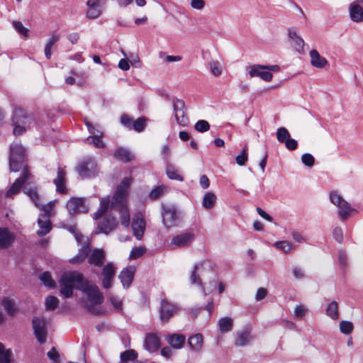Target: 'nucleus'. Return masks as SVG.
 Masks as SVG:
<instances>
[{
  "label": "nucleus",
  "mask_w": 363,
  "mask_h": 363,
  "mask_svg": "<svg viewBox=\"0 0 363 363\" xmlns=\"http://www.w3.org/2000/svg\"><path fill=\"white\" fill-rule=\"evenodd\" d=\"M1 304L9 315L13 316L17 313V308L13 300L6 297L2 299Z\"/></svg>",
  "instance_id": "obj_32"
},
{
  "label": "nucleus",
  "mask_w": 363,
  "mask_h": 363,
  "mask_svg": "<svg viewBox=\"0 0 363 363\" xmlns=\"http://www.w3.org/2000/svg\"><path fill=\"white\" fill-rule=\"evenodd\" d=\"M250 340V333L247 331H242L238 334L235 345L239 347H243L247 345Z\"/></svg>",
  "instance_id": "obj_34"
},
{
  "label": "nucleus",
  "mask_w": 363,
  "mask_h": 363,
  "mask_svg": "<svg viewBox=\"0 0 363 363\" xmlns=\"http://www.w3.org/2000/svg\"><path fill=\"white\" fill-rule=\"evenodd\" d=\"M198 269H199V265L194 266V271L192 272L191 277H190L191 284H194L196 283H198L199 284H201V281L200 278L196 274V270Z\"/></svg>",
  "instance_id": "obj_62"
},
{
  "label": "nucleus",
  "mask_w": 363,
  "mask_h": 363,
  "mask_svg": "<svg viewBox=\"0 0 363 363\" xmlns=\"http://www.w3.org/2000/svg\"><path fill=\"white\" fill-rule=\"evenodd\" d=\"M86 125L89 128V132L94 135L93 136L86 138L87 143L94 145L97 148H103L105 145L101 139L102 133L99 130L95 132L94 128L89 125V123H86Z\"/></svg>",
  "instance_id": "obj_23"
},
{
  "label": "nucleus",
  "mask_w": 363,
  "mask_h": 363,
  "mask_svg": "<svg viewBox=\"0 0 363 363\" xmlns=\"http://www.w3.org/2000/svg\"><path fill=\"white\" fill-rule=\"evenodd\" d=\"M106 258V254L101 249H94L88 257V262L96 267H101Z\"/></svg>",
  "instance_id": "obj_20"
},
{
  "label": "nucleus",
  "mask_w": 363,
  "mask_h": 363,
  "mask_svg": "<svg viewBox=\"0 0 363 363\" xmlns=\"http://www.w3.org/2000/svg\"><path fill=\"white\" fill-rule=\"evenodd\" d=\"M96 169V164L92 158L84 160L77 167L79 174L83 178L91 177Z\"/></svg>",
  "instance_id": "obj_14"
},
{
  "label": "nucleus",
  "mask_w": 363,
  "mask_h": 363,
  "mask_svg": "<svg viewBox=\"0 0 363 363\" xmlns=\"http://www.w3.org/2000/svg\"><path fill=\"white\" fill-rule=\"evenodd\" d=\"M132 230L137 240H140L144 235L146 222L144 216L141 213L135 214L133 218Z\"/></svg>",
  "instance_id": "obj_12"
},
{
  "label": "nucleus",
  "mask_w": 363,
  "mask_h": 363,
  "mask_svg": "<svg viewBox=\"0 0 363 363\" xmlns=\"http://www.w3.org/2000/svg\"><path fill=\"white\" fill-rule=\"evenodd\" d=\"M89 201L85 197H72L69 200L68 204H84Z\"/></svg>",
  "instance_id": "obj_58"
},
{
  "label": "nucleus",
  "mask_w": 363,
  "mask_h": 363,
  "mask_svg": "<svg viewBox=\"0 0 363 363\" xmlns=\"http://www.w3.org/2000/svg\"><path fill=\"white\" fill-rule=\"evenodd\" d=\"M190 6L193 9L201 11L206 6L204 0H190Z\"/></svg>",
  "instance_id": "obj_55"
},
{
  "label": "nucleus",
  "mask_w": 363,
  "mask_h": 363,
  "mask_svg": "<svg viewBox=\"0 0 363 363\" xmlns=\"http://www.w3.org/2000/svg\"><path fill=\"white\" fill-rule=\"evenodd\" d=\"M194 128L198 132L204 133L210 129V125L205 120H199L196 123Z\"/></svg>",
  "instance_id": "obj_48"
},
{
  "label": "nucleus",
  "mask_w": 363,
  "mask_h": 363,
  "mask_svg": "<svg viewBox=\"0 0 363 363\" xmlns=\"http://www.w3.org/2000/svg\"><path fill=\"white\" fill-rule=\"evenodd\" d=\"M116 273V267L110 262L104 265L101 270L103 277L101 285L104 289H108L113 285V281Z\"/></svg>",
  "instance_id": "obj_9"
},
{
  "label": "nucleus",
  "mask_w": 363,
  "mask_h": 363,
  "mask_svg": "<svg viewBox=\"0 0 363 363\" xmlns=\"http://www.w3.org/2000/svg\"><path fill=\"white\" fill-rule=\"evenodd\" d=\"M267 294V291L264 288H259L258 289L255 298L257 301H261L263 300Z\"/></svg>",
  "instance_id": "obj_64"
},
{
  "label": "nucleus",
  "mask_w": 363,
  "mask_h": 363,
  "mask_svg": "<svg viewBox=\"0 0 363 363\" xmlns=\"http://www.w3.org/2000/svg\"><path fill=\"white\" fill-rule=\"evenodd\" d=\"M251 77H259L266 82H270L272 79V74L265 69V66L256 65L251 67L249 71Z\"/></svg>",
  "instance_id": "obj_18"
},
{
  "label": "nucleus",
  "mask_w": 363,
  "mask_h": 363,
  "mask_svg": "<svg viewBox=\"0 0 363 363\" xmlns=\"http://www.w3.org/2000/svg\"><path fill=\"white\" fill-rule=\"evenodd\" d=\"M33 328L38 341L41 344L45 343L47 337V323L45 320L34 318L33 320Z\"/></svg>",
  "instance_id": "obj_10"
},
{
  "label": "nucleus",
  "mask_w": 363,
  "mask_h": 363,
  "mask_svg": "<svg viewBox=\"0 0 363 363\" xmlns=\"http://www.w3.org/2000/svg\"><path fill=\"white\" fill-rule=\"evenodd\" d=\"M144 346L147 350L153 352L159 348L160 340L155 335L149 333L145 337Z\"/></svg>",
  "instance_id": "obj_26"
},
{
  "label": "nucleus",
  "mask_w": 363,
  "mask_h": 363,
  "mask_svg": "<svg viewBox=\"0 0 363 363\" xmlns=\"http://www.w3.org/2000/svg\"><path fill=\"white\" fill-rule=\"evenodd\" d=\"M114 157L121 162H128L131 160L132 155L130 152L124 148H118L114 152Z\"/></svg>",
  "instance_id": "obj_33"
},
{
  "label": "nucleus",
  "mask_w": 363,
  "mask_h": 363,
  "mask_svg": "<svg viewBox=\"0 0 363 363\" xmlns=\"http://www.w3.org/2000/svg\"><path fill=\"white\" fill-rule=\"evenodd\" d=\"M326 314L333 320H337L339 318L337 302L333 301L328 305Z\"/></svg>",
  "instance_id": "obj_35"
},
{
  "label": "nucleus",
  "mask_w": 363,
  "mask_h": 363,
  "mask_svg": "<svg viewBox=\"0 0 363 363\" xmlns=\"http://www.w3.org/2000/svg\"><path fill=\"white\" fill-rule=\"evenodd\" d=\"M190 347L194 351H199L203 347V337L200 333L191 335L188 339Z\"/></svg>",
  "instance_id": "obj_30"
},
{
  "label": "nucleus",
  "mask_w": 363,
  "mask_h": 363,
  "mask_svg": "<svg viewBox=\"0 0 363 363\" xmlns=\"http://www.w3.org/2000/svg\"><path fill=\"white\" fill-rule=\"evenodd\" d=\"M25 149L18 143H12L10 147L9 165L12 172H18L24 165Z\"/></svg>",
  "instance_id": "obj_3"
},
{
  "label": "nucleus",
  "mask_w": 363,
  "mask_h": 363,
  "mask_svg": "<svg viewBox=\"0 0 363 363\" xmlns=\"http://www.w3.org/2000/svg\"><path fill=\"white\" fill-rule=\"evenodd\" d=\"M146 252V248L144 246H139L133 248L131 250L129 258L130 259H135L142 257Z\"/></svg>",
  "instance_id": "obj_43"
},
{
  "label": "nucleus",
  "mask_w": 363,
  "mask_h": 363,
  "mask_svg": "<svg viewBox=\"0 0 363 363\" xmlns=\"http://www.w3.org/2000/svg\"><path fill=\"white\" fill-rule=\"evenodd\" d=\"M11 352L10 350H5L3 344L0 342V363H14L11 359Z\"/></svg>",
  "instance_id": "obj_38"
},
{
  "label": "nucleus",
  "mask_w": 363,
  "mask_h": 363,
  "mask_svg": "<svg viewBox=\"0 0 363 363\" xmlns=\"http://www.w3.org/2000/svg\"><path fill=\"white\" fill-rule=\"evenodd\" d=\"M330 199L333 204H348L336 191L330 193Z\"/></svg>",
  "instance_id": "obj_50"
},
{
  "label": "nucleus",
  "mask_w": 363,
  "mask_h": 363,
  "mask_svg": "<svg viewBox=\"0 0 363 363\" xmlns=\"http://www.w3.org/2000/svg\"><path fill=\"white\" fill-rule=\"evenodd\" d=\"M284 143L289 150H295L298 147L297 141L294 139H291V138H289Z\"/></svg>",
  "instance_id": "obj_59"
},
{
  "label": "nucleus",
  "mask_w": 363,
  "mask_h": 363,
  "mask_svg": "<svg viewBox=\"0 0 363 363\" xmlns=\"http://www.w3.org/2000/svg\"><path fill=\"white\" fill-rule=\"evenodd\" d=\"M173 110L177 123L182 126L187 125L189 118L186 116L184 101L181 99H174Z\"/></svg>",
  "instance_id": "obj_7"
},
{
  "label": "nucleus",
  "mask_w": 363,
  "mask_h": 363,
  "mask_svg": "<svg viewBox=\"0 0 363 363\" xmlns=\"http://www.w3.org/2000/svg\"><path fill=\"white\" fill-rule=\"evenodd\" d=\"M216 196L211 192H208L205 194L203 199V204H213L216 202Z\"/></svg>",
  "instance_id": "obj_56"
},
{
  "label": "nucleus",
  "mask_w": 363,
  "mask_h": 363,
  "mask_svg": "<svg viewBox=\"0 0 363 363\" xmlns=\"http://www.w3.org/2000/svg\"><path fill=\"white\" fill-rule=\"evenodd\" d=\"M16 235L14 233L10 231L7 228L0 227V248L6 249L9 247L15 241Z\"/></svg>",
  "instance_id": "obj_17"
},
{
  "label": "nucleus",
  "mask_w": 363,
  "mask_h": 363,
  "mask_svg": "<svg viewBox=\"0 0 363 363\" xmlns=\"http://www.w3.org/2000/svg\"><path fill=\"white\" fill-rule=\"evenodd\" d=\"M333 238L338 242H342L343 240V233L342 230L340 227H336L334 228L333 232Z\"/></svg>",
  "instance_id": "obj_57"
},
{
  "label": "nucleus",
  "mask_w": 363,
  "mask_h": 363,
  "mask_svg": "<svg viewBox=\"0 0 363 363\" xmlns=\"http://www.w3.org/2000/svg\"><path fill=\"white\" fill-rule=\"evenodd\" d=\"M194 239V233L186 232L174 236L171 240L170 246L173 249L188 247L191 244Z\"/></svg>",
  "instance_id": "obj_11"
},
{
  "label": "nucleus",
  "mask_w": 363,
  "mask_h": 363,
  "mask_svg": "<svg viewBox=\"0 0 363 363\" xmlns=\"http://www.w3.org/2000/svg\"><path fill=\"white\" fill-rule=\"evenodd\" d=\"M60 294L67 298L72 296L74 287H76L86 295L92 306L101 304L104 301V295L99 288L77 271L62 274L60 280Z\"/></svg>",
  "instance_id": "obj_1"
},
{
  "label": "nucleus",
  "mask_w": 363,
  "mask_h": 363,
  "mask_svg": "<svg viewBox=\"0 0 363 363\" xmlns=\"http://www.w3.org/2000/svg\"><path fill=\"white\" fill-rule=\"evenodd\" d=\"M354 329L353 323L350 321L342 320L340 323V330L345 335L350 334Z\"/></svg>",
  "instance_id": "obj_42"
},
{
  "label": "nucleus",
  "mask_w": 363,
  "mask_h": 363,
  "mask_svg": "<svg viewBox=\"0 0 363 363\" xmlns=\"http://www.w3.org/2000/svg\"><path fill=\"white\" fill-rule=\"evenodd\" d=\"M121 123L126 126L127 128H131L133 125V120L132 118L128 116V115H122L121 117Z\"/></svg>",
  "instance_id": "obj_61"
},
{
  "label": "nucleus",
  "mask_w": 363,
  "mask_h": 363,
  "mask_svg": "<svg viewBox=\"0 0 363 363\" xmlns=\"http://www.w3.org/2000/svg\"><path fill=\"white\" fill-rule=\"evenodd\" d=\"M137 357L138 354L135 350H126L121 353V361L125 363H136L135 360L136 359Z\"/></svg>",
  "instance_id": "obj_36"
},
{
  "label": "nucleus",
  "mask_w": 363,
  "mask_h": 363,
  "mask_svg": "<svg viewBox=\"0 0 363 363\" xmlns=\"http://www.w3.org/2000/svg\"><path fill=\"white\" fill-rule=\"evenodd\" d=\"M132 181V178L125 177L121 182L113 196L111 204H124L126 202Z\"/></svg>",
  "instance_id": "obj_5"
},
{
  "label": "nucleus",
  "mask_w": 363,
  "mask_h": 363,
  "mask_svg": "<svg viewBox=\"0 0 363 363\" xmlns=\"http://www.w3.org/2000/svg\"><path fill=\"white\" fill-rule=\"evenodd\" d=\"M311 64L313 67L322 69L328 64V60L322 57L316 50H312L309 53Z\"/></svg>",
  "instance_id": "obj_24"
},
{
  "label": "nucleus",
  "mask_w": 363,
  "mask_h": 363,
  "mask_svg": "<svg viewBox=\"0 0 363 363\" xmlns=\"http://www.w3.org/2000/svg\"><path fill=\"white\" fill-rule=\"evenodd\" d=\"M211 72L213 75L218 77L222 73V67L218 61H212L209 62Z\"/></svg>",
  "instance_id": "obj_45"
},
{
  "label": "nucleus",
  "mask_w": 363,
  "mask_h": 363,
  "mask_svg": "<svg viewBox=\"0 0 363 363\" xmlns=\"http://www.w3.org/2000/svg\"><path fill=\"white\" fill-rule=\"evenodd\" d=\"M40 279L46 286L54 287L55 285V283L52 280L50 274L48 272H45L42 274H40Z\"/></svg>",
  "instance_id": "obj_44"
},
{
  "label": "nucleus",
  "mask_w": 363,
  "mask_h": 363,
  "mask_svg": "<svg viewBox=\"0 0 363 363\" xmlns=\"http://www.w3.org/2000/svg\"><path fill=\"white\" fill-rule=\"evenodd\" d=\"M66 172L64 169L59 167L57 169V176L54 179L53 182L56 186V190L60 193H65L66 187L65 184Z\"/></svg>",
  "instance_id": "obj_25"
},
{
  "label": "nucleus",
  "mask_w": 363,
  "mask_h": 363,
  "mask_svg": "<svg viewBox=\"0 0 363 363\" xmlns=\"http://www.w3.org/2000/svg\"><path fill=\"white\" fill-rule=\"evenodd\" d=\"M59 303V301L57 297L53 296H50L45 299V307L48 310H55Z\"/></svg>",
  "instance_id": "obj_46"
},
{
  "label": "nucleus",
  "mask_w": 363,
  "mask_h": 363,
  "mask_svg": "<svg viewBox=\"0 0 363 363\" xmlns=\"http://www.w3.org/2000/svg\"><path fill=\"white\" fill-rule=\"evenodd\" d=\"M135 272V267L130 266L124 269L119 274L118 277L124 288H128L133 279Z\"/></svg>",
  "instance_id": "obj_21"
},
{
  "label": "nucleus",
  "mask_w": 363,
  "mask_h": 363,
  "mask_svg": "<svg viewBox=\"0 0 363 363\" xmlns=\"http://www.w3.org/2000/svg\"><path fill=\"white\" fill-rule=\"evenodd\" d=\"M248 158V155L246 151V147L243 148L241 153L238 155L235 158L236 163L240 166H243L245 164Z\"/></svg>",
  "instance_id": "obj_53"
},
{
  "label": "nucleus",
  "mask_w": 363,
  "mask_h": 363,
  "mask_svg": "<svg viewBox=\"0 0 363 363\" xmlns=\"http://www.w3.org/2000/svg\"><path fill=\"white\" fill-rule=\"evenodd\" d=\"M60 38V37L59 35L54 34L47 42L45 46V55L47 59H50L52 48L57 42L59 41Z\"/></svg>",
  "instance_id": "obj_37"
},
{
  "label": "nucleus",
  "mask_w": 363,
  "mask_h": 363,
  "mask_svg": "<svg viewBox=\"0 0 363 363\" xmlns=\"http://www.w3.org/2000/svg\"><path fill=\"white\" fill-rule=\"evenodd\" d=\"M40 211L38 219L40 229L37 231V234L42 237L48 234L52 229L50 218L52 216V206H40Z\"/></svg>",
  "instance_id": "obj_4"
},
{
  "label": "nucleus",
  "mask_w": 363,
  "mask_h": 363,
  "mask_svg": "<svg viewBox=\"0 0 363 363\" xmlns=\"http://www.w3.org/2000/svg\"><path fill=\"white\" fill-rule=\"evenodd\" d=\"M289 37L296 51L301 54L303 53L305 42L294 29H289Z\"/></svg>",
  "instance_id": "obj_19"
},
{
  "label": "nucleus",
  "mask_w": 363,
  "mask_h": 363,
  "mask_svg": "<svg viewBox=\"0 0 363 363\" xmlns=\"http://www.w3.org/2000/svg\"><path fill=\"white\" fill-rule=\"evenodd\" d=\"M101 221L98 223L100 233L108 234L118 225V220L121 225L128 228L130 224V211L128 206H101L95 213L94 219Z\"/></svg>",
  "instance_id": "obj_2"
},
{
  "label": "nucleus",
  "mask_w": 363,
  "mask_h": 363,
  "mask_svg": "<svg viewBox=\"0 0 363 363\" xmlns=\"http://www.w3.org/2000/svg\"><path fill=\"white\" fill-rule=\"evenodd\" d=\"M90 252L89 245H86L82 246L79 250L76 256L70 259L69 262L72 264H80L83 262L87 257H89V254Z\"/></svg>",
  "instance_id": "obj_29"
},
{
  "label": "nucleus",
  "mask_w": 363,
  "mask_h": 363,
  "mask_svg": "<svg viewBox=\"0 0 363 363\" xmlns=\"http://www.w3.org/2000/svg\"><path fill=\"white\" fill-rule=\"evenodd\" d=\"M166 190V188L162 186L154 188L150 193L149 196L152 199H156L162 195Z\"/></svg>",
  "instance_id": "obj_51"
},
{
  "label": "nucleus",
  "mask_w": 363,
  "mask_h": 363,
  "mask_svg": "<svg viewBox=\"0 0 363 363\" xmlns=\"http://www.w3.org/2000/svg\"><path fill=\"white\" fill-rule=\"evenodd\" d=\"M30 177V173L26 167H24L21 176L16 179V181L13 183L11 187L6 193V197H12L13 195L18 194L23 186V185L26 182V181Z\"/></svg>",
  "instance_id": "obj_13"
},
{
  "label": "nucleus",
  "mask_w": 363,
  "mask_h": 363,
  "mask_svg": "<svg viewBox=\"0 0 363 363\" xmlns=\"http://www.w3.org/2000/svg\"><path fill=\"white\" fill-rule=\"evenodd\" d=\"M218 325L220 333H228L233 330V320L229 317H224L219 320Z\"/></svg>",
  "instance_id": "obj_31"
},
{
  "label": "nucleus",
  "mask_w": 363,
  "mask_h": 363,
  "mask_svg": "<svg viewBox=\"0 0 363 363\" xmlns=\"http://www.w3.org/2000/svg\"><path fill=\"white\" fill-rule=\"evenodd\" d=\"M23 191L31 199V201L34 204H38L39 196L35 188H32L28 186L23 187Z\"/></svg>",
  "instance_id": "obj_39"
},
{
  "label": "nucleus",
  "mask_w": 363,
  "mask_h": 363,
  "mask_svg": "<svg viewBox=\"0 0 363 363\" xmlns=\"http://www.w3.org/2000/svg\"><path fill=\"white\" fill-rule=\"evenodd\" d=\"M167 175L171 179H176L179 181L183 180L182 177L180 176L177 171L171 166H168L167 168Z\"/></svg>",
  "instance_id": "obj_52"
},
{
  "label": "nucleus",
  "mask_w": 363,
  "mask_h": 363,
  "mask_svg": "<svg viewBox=\"0 0 363 363\" xmlns=\"http://www.w3.org/2000/svg\"><path fill=\"white\" fill-rule=\"evenodd\" d=\"M177 311L178 308L176 305L171 303L166 300L162 301L160 308V317L162 321H168Z\"/></svg>",
  "instance_id": "obj_15"
},
{
  "label": "nucleus",
  "mask_w": 363,
  "mask_h": 363,
  "mask_svg": "<svg viewBox=\"0 0 363 363\" xmlns=\"http://www.w3.org/2000/svg\"><path fill=\"white\" fill-rule=\"evenodd\" d=\"M291 137V135L286 128L281 127L277 129V138L279 143H284Z\"/></svg>",
  "instance_id": "obj_40"
},
{
  "label": "nucleus",
  "mask_w": 363,
  "mask_h": 363,
  "mask_svg": "<svg viewBox=\"0 0 363 363\" xmlns=\"http://www.w3.org/2000/svg\"><path fill=\"white\" fill-rule=\"evenodd\" d=\"M337 213L342 220H346L350 217L354 216L359 212V210L352 208L351 206H337Z\"/></svg>",
  "instance_id": "obj_28"
},
{
  "label": "nucleus",
  "mask_w": 363,
  "mask_h": 363,
  "mask_svg": "<svg viewBox=\"0 0 363 363\" xmlns=\"http://www.w3.org/2000/svg\"><path fill=\"white\" fill-rule=\"evenodd\" d=\"M13 26L15 30L19 33L21 35L28 37V30L23 26L21 21H13Z\"/></svg>",
  "instance_id": "obj_49"
},
{
  "label": "nucleus",
  "mask_w": 363,
  "mask_h": 363,
  "mask_svg": "<svg viewBox=\"0 0 363 363\" xmlns=\"http://www.w3.org/2000/svg\"><path fill=\"white\" fill-rule=\"evenodd\" d=\"M30 117L26 116L23 111H16L13 117V134L20 135L26 132V125L30 123Z\"/></svg>",
  "instance_id": "obj_8"
},
{
  "label": "nucleus",
  "mask_w": 363,
  "mask_h": 363,
  "mask_svg": "<svg viewBox=\"0 0 363 363\" xmlns=\"http://www.w3.org/2000/svg\"><path fill=\"white\" fill-rule=\"evenodd\" d=\"M101 0H88L86 5L88 7L86 11V17L91 19L98 18L101 13Z\"/></svg>",
  "instance_id": "obj_22"
},
{
  "label": "nucleus",
  "mask_w": 363,
  "mask_h": 363,
  "mask_svg": "<svg viewBox=\"0 0 363 363\" xmlns=\"http://www.w3.org/2000/svg\"><path fill=\"white\" fill-rule=\"evenodd\" d=\"M48 357L50 360L55 363L58 362L60 360L59 354L54 347L48 352Z\"/></svg>",
  "instance_id": "obj_60"
},
{
  "label": "nucleus",
  "mask_w": 363,
  "mask_h": 363,
  "mask_svg": "<svg viewBox=\"0 0 363 363\" xmlns=\"http://www.w3.org/2000/svg\"><path fill=\"white\" fill-rule=\"evenodd\" d=\"M274 246L284 253H287L292 250V244L288 241H277Z\"/></svg>",
  "instance_id": "obj_41"
},
{
  "label": "nucleus",
  "mask_w": 363,
  "mask_h": 363,
  "mask_svg": "<svg viewBox=\"0 0 363 363\" xmlns=\"http://www.w3.org/2000/svg\"><path fill=\"white\" fill-rule=\"evenodd\" d=\"M179 214L174 206H165L162 211V220L166 228H169L177 225Z\"/></svg>",
  "instance_id": "obj_6"
},
{
  "label": "nucleus",
  "mask_w": 363,
  "mask_h": 363,
  "mask_svg": "<svg viewBox=\"0 0 363 363\" xmlns=\"http://www.w3.org/2000/svg\"><path fill=\"white\" fill-rule=\"evenodd\" d=\"M302 162L307 167H312L314 164V157L309 153H305L301 156Z\"/></svg>",
  "instance_id": "obj_54"
},
{
  "label": "nucleus",
  "mask_w": 363,
  "mask_h": 363,
  "mask_svg": "<svg viewBox=\"0 0 363 363\" xmlns=\"http://www.w3.org/2000/svg\"><path fill=\"white\" fill-rule=\"evenodd\" d=\"M109 300L116 309L120 310L122 308V301L116 296H110Z\"/></svg>",
  "instance_id": "obj_63"
},
{
  "label": "nucleus",
  "mask_w": 363,
  "mask_h": 363,
  "mask_svg": "<svg viewBox=\"0 0 363 363\" xmlns=\"http://www.w3.org/2000/svg\"><path fill=\"white\" fill-rule=\"evenodd\" d=\"M146 125V119L143 117L138 118L133 121L132 128L137 132H142Z\"/></svg>",
  "instance_id": "obj_47"
},
{
  "label": "nucleus",
  "mask_w": 363,
  "mask_h": 363,
  "mask_svg": "<svg viewBox=\"0 0 363 363\" xmlns=\"http://www.w3.org/2000/svg\"><path fill=\"white\" fill-rule=\"evenodd\" d=\"M167 341L174 349H181L186 341V337L181 334H172L167 337Z\"/></svg>",
  "instance_id": "obj_27"
},
{
  "label": "nucleus",
  "mask_w": 363,
  "mask_h": 363,
  "mask_svg": "<svg viewBox=\"0 0 363 363\" xmlns=\"http://www.w3.org/2000/svg\"><path fill=\"white\" fill-rule=\"evenodd\" d=\"M350 16L355 23L363 22V0H356L350 4Z\"/></svg>",
  "instance_id": "obj_16"
}]
</instances>
